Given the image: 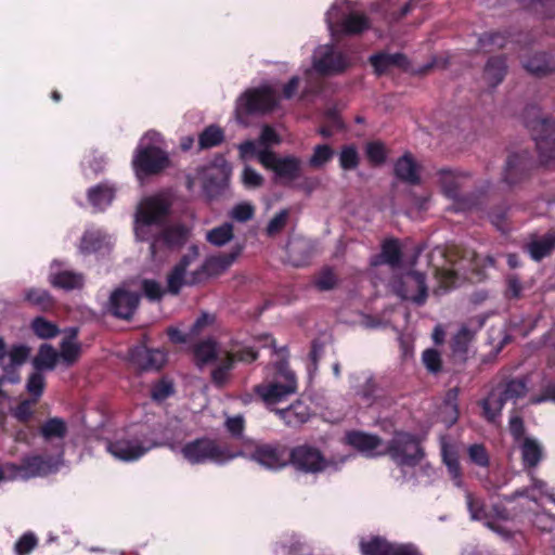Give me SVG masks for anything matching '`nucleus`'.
<instances>
[{"label":"nucleus","instance_id":"nucleus-29","mask_svg":"<svg viewBox=\"0 0 555 555\" xmlns=\"http://www.w3.org/2000/svg\"><path fill=\"white\" fill-rule=\"evenodd\" d=\"M30 348L24 344H14L7 348L3 338L0 337V366L4 372H17L29 358Z\"/></svg>","mask_w":555,"mask_h":555},{"label":"nucleus","instance_id":"nucleus-22","mask_svg":"<svg viewBox=\"0 0 555 555\" xmlns=\"http://www.w3.org/2000/svg\"><path fill=\"white\" fill-rule=\"evenodd\" d=\"M280 141L275 130L270 126H264L258 140H247L238 144L240 158L245 162L251 157H257L259 163H261V155L263 153L275 154L271 149L278 145Z\"/></svg>","mask_w":555,"mask_h":555},{"label":"nucleus","instance_id":"nucleus-62","mask_svg":"<svg viewBox=\"0 0 555 555\" xmlns=\"http://www.w3.org/2000/svg\"><path fill=\"white\" fill-rule=\"evenodd\" d=\"M224 427L232 438L241 439L243 438L245 420L241 414L227 416Z\"/></svg>","mask_w":555,"mask_h":555},{"label":"nucleus","instance_id":"nucleus-53","mask_svg":"<svg viewBox=\"0 0 555 555\" xmlns=\"http://www.w3.org/2000/svg\"><path fill=\"white\" fill-rule=\"evenodd\" d=\"M31 328L38 337L43 339L52 338L59 333L57 326L42 317L33 320Z\"/></svg>","mask_w":555,"mask_h":555},{"label":"nucleus","instance_id":"nucleus-15","mask_svg":"<svg viewBox=\"0 0 555 555\" xmlns=\"http://www.w3.org/2000/svg\"><path fill=\"white\" fill-rule=\"evenodd\" d=\"M197 258V248L192 247L191 251L183 256L181 260L173 267L172 271L167 276L168 292L178 294L185 285H195L199 283L205 276V271L196 267L191 269L192 263Z\"/></svg>","mask_w":555,"mask_h":555},{"label":"nucleus","instance_id":"nucleus-38","mask_svg":"<svg viewBox=\"0 0 555 555\" xmlns=\"http://www.w3.org/2000/svg\"><path fill=\"white\" fill-rule=\"evenodd\" d=\"M286 249L289 262L300 267L306 264L310 257L311 243L305 238H293L288 242Z\"/></svg>","mask_w":555,"mask_h":555},{"label":"nucleus","instance_id":"nucleus-25","mask_svg":"<svg viewBox=\"0 0 555 555\" xmlns=\"http://www.w3.org/2000/svg\"><path fill=\"white\" fill-rule=\"evenodd\" d=\"M140 295L137 292H130L125 287H118L112 292L107 311L119 319H130L138 308Z\"/></svg>","mask_w":555,"mask_h":555},{"label":"nucleus","instance_id":"nucleus-11","mask_svg":"<svg viewBox=\"0 0 555 555\" xmlns=\"http://www.w3.org/2000/svg\"><path fill=\"white\" fill-rule=\"evenodd\" d=\"M527 384L521 378H514L498 384L491 389L488 396L480 401L483 417L495 423L501 416L505 403H516L518 399L527 393Z\"/></svg>","mask_w":555,"mask_h":555},{"label":"nucleus","instance_id":"nucleus-40","mask_svg":"<svg viewBox=\"0 0 555 555\" xmlns=\"http://www.w3.org/2000/svg\"><path fill=\"white\" fill-rule=\"evenodd\" d=\"M395 172L397 178L410 184L420 182L418 166L409 154L403 155L397 160Z\"/></svg>","mask_w":555,"mask_h":555},{"label":"nucleus","instance_id":"nucleus-16","mask_svg":"<svg viewBox=\"0 0 555 555\" xmlns=\"http://www.w3.org/2000/svg\"><path fill=\"white\" fill-rule=\"evenodd\" d=\"M288 464L304 474H318L328 469L332 462L310 444L297 446L288 453Z\"/></svg>","mask_w":555,"mask_h":555},{"label":"nucleus","instance_id":"nucleus-48","mask_svg":"<svg viewBox=\"0 0 555 555\" xmlns=\"http://www.w3.org/2000/svg\"><path fill=\"white\" fill-rule=\"evenodd\" d=\"M362 384L357 389V395L365 405H371L376 398L377 387L372 375L363 373L359 376Z\"/></svg>","mask_w":555,"mask_h":555},{"label":"nucleus","instance_id":"nucleus-26","mask_svg":"<svg viewBox=\"0 0 555 555\" xmlns=\"http://www.w3.org/2000/svg\"><path fill=\"white\" fill-rule=\"evenodd\" d=\"M346 441L367 457L382 456L387 453V443L374 435L351 431L346 435Z\"/></svg>","mask_w":555,"mask_h":555},{"label":"nucleus","instance_id":"nucleus-37","mask_svg":"<svg viewBox=\"0 0 555 555\" xmlns=\"http://www.w3.org/2000/svg\"><path fill=\"white\" fill-rule=\"evenodd\" d=\"M65 337L61 343V351L59 358L67 365L73 364L79 358L80 345L77 343V328L70 327L65 332Z\"/></svg>","mask_w":555,"mask_h":555},{"label":"nucleus","instance_id":"nucleus-27","mask_svg":"<svg viewBox=\"0 0 555 555\" xmlns=\"http://www.w3.org/2000/svg\"><path fill=\"white\" fill-rule=\"evenodd\" d=\"M131 363L142 371L159 370L167 360V354L160 349H150L146 346H135L130 350Z\"/></svg>","mask_w":555,"mask_h":555},{"label":"nucleus","instance_id":"nucleus-43","mask_svg":"<svg viewBox=\"0 0 555 555\" xmlns=\"http://www.w3.org/2000/svg\"><path fill=\"white\" fill-rule=\"evenodd\" d=\"M524 67L531 74L542 76L555 69V63L545 53H537L524 62Z\"/></svg>","mask_w":555,"mask_h":555},{"label":"nucleus","instance_id":"nucleus-23","mask_svg":"<svg viewBox=\"0 0 555 555\" xmlns=\"http://www.w3.org/2000/svg\"><path fill=\"white\" fill-rule=\"evenodd\" d=\"M48 281L54 288L65 292L81 289L85 285L82 273L70 270L66 262L57 259L50 263Z\"/></svg>","mask_w":555,"mask_h":555},{"label":"nucleus","instance_id":"nucleus-31","mask_svg":"<svg viewBox=\"0 0 555 555\" xmlns=\"http://www.w3.org/2000/svg\"><path fill=\"white\" fill-rule=\"evenodd\" d=\"M119 185L113 181H103L88 190V201L98 211L109 207L116 197Z\"/></svg>","mask_w":555,"mask_h":555},{"label":"nucleus","instance_id":"nucleus-35","mask_svg":"<svg viewBox=\"0 0 555 555\" xmlns=\"http://www.w3.org/2000/svg\"><path fill=\"white\" fill-rule=\"evenodd\" d=\"M230 350L223 349L212 340L206 339L195 346L194 354L198 365L216 362Z\"/></svg>","mask_w":555,"mask_h":555},{"label":"nucleus","instance_id":"nucleus-18","mask_svg":"<svg viewBox=\"0 0 555 555\" xmlns=\"http://www.w3.org/2000/svg\"><path fill=\"white\" fill-rule=\"evenodd\" d=\"M257 359V351L250 346L233 347L217 362L216 367L211 372V378L216 386L222 387L230 377L235 360L241 362H253Z\"/></svg>","mask_w":555,"mask_h":555},{"label":"nucleus","instance_id":"nucleus-12","mask_svg":"<svg viewBox=\"0 0 555 555\" xmlns=\"http://www.w3.org/2000/svg\"><path fill=\"white\" fill-rule=\"evenodd\" d=\"M230 175L231 166L222 156H219L211 164L201 168L195 178H188V189L192 190L195 180H199L206 197L215 199L227 189Z\"/></svg>","mask_w":555,"mask_h":555},{"label":"nucleus","instance_id":"nucleus-34","mask_svg":"<svg viewBox=\"0 0 555 555\" xmlns=\"http://www.w3.org/2000/svg\"><path fill=\"white\" fill-rule=\"evenodd\" d=\"M273 411L285 425L291 427L302 425L311 416L310 408L302 400H296L285 409L275 408Z\"/></svg>","mask_w":555,"mask_h":555},{"label":"nucleus","instance_id":"nucleus-9","mask_svg":"<svg viewBox=\"0 0 555 555\" xmlns=\"http://www.w3.org/2000/svg\"><path fill=\"white\" fill-rule=\"evenodd\" d=\"M352 55L334 43L319 44L312 53L311 67L304 69L308 80L312 72L325 77L338 76L353 66Z\"/></svg>","mask_w":555,"mask_h":555},{"label":"nucleus","instance_id":"nucleus-20","mask_svg":"<svg viewBox=\"0 0 555 555\" xmlns=\"http://www.w3.org/2000/svg\"><path fill=\"white\" fill-rule=\"evenodd\" d=\"M362 555H421L412 544H398L379 535H370L360 540Z\"/></svg>","mask_w":555,"mask_h":555},{"label":"nucleus","instance_id":"nucleus-64","mask_svg":"<svg viewBox=\"0 0 555 555\" xmlns=\"http://www.w3.org/2000/svg\"><path fill=\"white\" fill-rule=\"evenodd\" d=\"M242 182L247 189H257L262 185L263 177L250 166H245L242 172Z\"/></svg>","mask_w":555,"mask_h":555},{"label":"nucleus","instance_id":"nucleus-5","mask_svg":"<svg viewBox=\"0 0 555 555\" xmlns=\"http://www.w3.org/2000/svg\"><path fill=\"white\" fill-rule=\"evenodd\" d=\"M296 391L297 378L283 359L267 366L263 382L255 386L256 395L270 410Z\"/></svg>","mask_w":555,"mask_h":555},{"label":"nucleus","instance_id":"nucleus-57","mask_svg":"<svg viewBox=\"0 0 555 555\" xmlns=\"http://www.w3.org/2000/svg\"><path fill=\"white\" fill-rule=\"evenodd\" d=\"M37 545V535L31 531H27L16 541L14 550L17 555H29Z\"/></svg>","mask_w":555,"mask_h":555},{"label":"nucleus","instance_id":"nucleus-21","mask_svg":"<svg viewBox=\"0 0 555 555\" xmlns=\"http://www.w3.org/2000/svg\"><path fill=\"white\" fill-rule=\"evenodd\" d=\"M392 288L400 298L417 305H423L427 298L425 276L421 272H406L399 281L393 282Z\"/></svg>","mask_w":555,"mask_h":555},{"label":"nucleus","instance_id":"nucleus-63","mask_svg":"<svg viewBox=\"0 0 555 555\" xmlns=\"http://www.w3.org/2000/svg\"><path fill=\"white\" fill-rule=\"evenodd\" d=\"M422 361L430 373H438L441 370V356L436 349H426L423 352Z\"/></svg>","mask_w":555,"mask_h":555},{"label":"nucleus","instance_id":"nucleus-19","mask_svg":"<svg viewBox=\"0 0 555 555\" xmlns=\"http://www.w3.org/2000/svg\"><path fill=\"white\" fill-rule=\"evenodd\" d=\"M258 463L261 467L278 470L288 464V452L283 446L275 443H256L253 452L245 456Z\"/></svg>","mask_w":555,"mask_h":555},{"label":"nucleus","instance_id":"nucleus-56","mask_svg":"<svg viewBox=\"0 0 555 555\" xmlns=\"http://www.w3.org/2000/svg\"><path fill=\"white\" fill-rule=\"evenodd\" d=\"M506 41V37L500 33L485 34L478 39L479 49L483 51L501 49L505 47Z\"/></svg>","mask_w":555,"mask_h":555},{"label":"nucleus","instance_id":"nucleus-10","mask_svg":"<svg viewBox=\"0 0 555 555\" xmlns=\"http://www.w3.org/2000/svg\"><path fill=\"white\" fill-rule=\"evenodd\" d=\"M280 96L270 83H261L244 91L235 103V118L246 126L245 117L250 114H267L278 107Z\"/></svg>","mask_w":555,"mask_h":555},{"label":"nucleus","instance_id":"nucleus-17","mask_svg":"<svg viewBox=\"0 0 555 555\" xmlns=\"http://www.w3.org/2000/svg\"><path fill=\"white\" fill-rule=\"evenodd\" d=\"M260 164L274 173L276 182L289 183L300 176L301 160L293 155L278 156L263 153Z\"/></svg>","mask_w":555,"mask_h":555},{"label":"nucleus","instance_id":"nucleus-54","mask_svg":"<svg viewBox=\"0 0 555 555\" xmlns=\"http://www.w3.org/2000/svg\"><path fill=\"white\" fill-rule=\"evenodd\" d=\"M334 156V151L327 144L317 145L309 158V165L313 168H321Z\"/></svg>","mask_w":555,"mask_h":555},{"label":"nucleus","instance_id":"nucleus-6","mask_svg":"<svg viewBox=\"0 0 555 555\" xmlns=\"http://www.w3.org/2000/svg\"><path fill=\"white\" fill-rule=\"evenodd\" d=\"M386 454L397 464L404 481H410L413 478L414 473L410 475V470L414 472L417 467L420 473L428 478L434 474V468L430 465L422 464L424 451L414 435L403 431L396 433L387 442Z\"/></svg>","mask_w":555,"mask_h":555},{"label":"nucleus","instance_id":"nucleus-45","mask_svg":"<svg viewBox=\"0 0 555 555\" xmlns=\"http://www.w3.org/2000/svg\"><path fill=\"white\" fill-rule=\"evenodd\" d=\"M107 164L106 157L96 151L87 153L81 160V169L86 177L102 172Z\"/></svg>","mask_w":555,"mask_h":555},{"label":"nucleus","instance_id":"nucleus-58","mask_svg":"<svg viewBox=\"0 0 555 555\" xmlns=\"http://www.w3.org/2000/svg\"><path fill=\"white\" fill-rule=\"evenodd\" d=\"M359 164V154L353 145H346L339 153V165L344 170H352Z\"/></svg>","mask_w":555,"mask_h":555},{"label":"nucleus","instance_id":"nucleus-44","mask_svg":"<svg viewBox=\"0 0 555 555\" xmlns=\"http://www.w3.org/2000/svg\"><path fill=\"white\" fill-rule=\"evenodd\" d=\"M59 353L50 345H42L38 354L33 359L31 364L37 371L53 370L57 363Z\"/></svg>","mask_w":555,"mask_h":555},{"label":"nucleus","instance_id":"nucleus-50","mask_svg":"<svg viewBox=\"0 0 555 555\" xmlns=\"http://www.w3.org/2000/svg\"><path fill=\"white\" fill-rule=\"evenodd\" d=\"M24 298L26 301L40 309L46 310L53 306V297L43 288H29L25 291Z\"/></svg>","mask_w":555,"mask_h":555},{"label":"nucleus","instance_id":"nucleus-41","mask_svg":"<svg viewBox=\"0 0 555 555\" xmlns=\"http://www.w3.org/2000/svg\"><path fill=\"white\" fill-rule=\"evenodd\" d=\"M400 261L401 250L398 241L387 240L384 242L382 246L380 255L372 260V264L377 266L379 263H387L390 267L395 268L399 266Z\"/></svg>","mask_w":555,"mask_h":555},{"label":"nucleus","instance_id":"nucleus-7","mask_svg":"<svg viewBox=\"0 0 555 555\" xmlns=\"http://www.w3.org/2000/svg\"><path fill=\"white\" fill-rule=\"evenodd\" d=\"M324 18L332 37L359 35L371 26L367 16L353 0H335L325 12Z\"/></svg>","mask_w":555,"mask_h":555},{"label":"nucleus","instance_id":"nucleus-33","mask_svg":"<svg viewBox=\"0 0 555 555\" xmlns=\"http://www.w3.org/2000/svg\"><path fill=\"white\" fill-rule=\"evenodd\" d=\"M468 175L453 171L449 169H441L438 172V182L442 193L450 199L457 201L461 196V189L464 186Z\"/></svg>","mask_w":555,"mask_h":555},{"label":"nucleus","instance_id":"nucleus-47","mask_svg":"<svg viewBox=\"0 0 555 555\" xmlns=\"http://www.w3.org/2000/svg\"><path fill=\"white\" fill-rule=\"evenodd\" d=\"M233 238V225L225 222L207 232L206 240L214 246H223Z\"/></svg>","mask_w":555,"mask_h":555},{"label":"nucleus","instance_id":"nucleus-3","mask_svg":"<svg viewBox=\"0 0 555 555\" xmlns=\"http://www.w3.org/2000/svg\"><path fill=\"white\" fill-rule=\"evenodd\" d=\"M105 450L115 460L134 462L159 447L154 434L144 425H132L104 440Z\"/></svg>","mask_w":555,"mask_h":555},{"label":"nucleus","instance_id":"nucleus-30","mask_svg":"<svg viewBox=\"0 0 555 555\" xmlns=\"http://www.w3.org/2000/svg\"><path fill=\"white\" fill-rule=\"evenodd\" d=\"M440 451L442 462L447 467L448 475L453 485L459 489H464L463 473L459 461L456 448L449 442L447 437L440 438Z\"/></svg>","mask_w":555,"mask_h":555},{"label":"nucleus","instance_id":"nucleus-51","mask_svg":"<svg viewBox=\"0 0 555 555\" xmlns=\"http://www.w3.org/2000/svg\"><path fill=\"white\" fill-rule=\"evenodd\" d=\"M224 139L223 130L215 125L207 127L198 138L201 149H210L219 145Z\"/></svg>","mask_w":555,"mask_h":555},{"label":"nucleus","instance_id":"nucleus-8","mask_svg":"<svg viewBox=\"0 0 555 555\" xmlns=\"http://www.w3.org/2000/svg\"><path fill=\"white\" fill-rule=\"evenodd\" d=\"M168 165V156L162 149V137L156 131L146 132L140 140L132 158L138 179L156 173Z\"/></svg>","mask_w":555,"mask_h":555},{"label":"nucleus","instance_id":"nucleus-14","mask_svg":"<svg viewBox=\"0 0 555 555\" xmlns=\"http://www.w3.org/2000/svg\"><path fill=\"white\" fill-rule=\"evenodd\" d=\"M532 133L541 163L555 164V122L546 117L526 121Z\"/></svg>","mask_w":555,"mask_h":555},{"label":"nucleus","instance_id":"nucleus-55","mask_svg":"<svg viewBox=\"0 0 555 555\" xmlns=\"http://www.w3.org/2000/svg\"><path fill=\"white\" fill-rule=\"evenodd\" d=\"M476 330L469 328L467 325H462L459 332L454 335L452 341V348L455 352H464L467 349V345L474 338Z\"/></svg>","mask_w":555,"mask_h":555},{"label":"nucleus","instance_id":"nucleus-4","mask_svg":"<svg viewBox=\"0 0 555 555\" xmlns=\"http://www.w3.org/2000/svg\"><path fill=\"white\" fill-rule=\"evenodd\" d=\"M170 449L180 454L191 465H225L231 461L245 456L243 450L232 451L217 439L203 436L191 439L182 444L171 443Z\"/></svg>","mask_w":555,"mask_h":555},{"label":"nucleus","instance_id":"nucleus-36","mask_svg":"<svg viewBox=\"0 0 555 555\" xmlns=\"http://www.w3.org/2000/svg\"><path fill=\"white\" fill-rule=\"evenodd\" d=\"M370 62L378 75L387 73L392 67H405L406 65V59L401 53H377L370 57Z\"/></svg>","mask_w":555,"mask_h":555},{"label":"nucleus","instance_id":"nucleus-1","mask_svg":"<svg viewBox=\"0 0 555 555\" xmlns=\"http://www.w3.org/2000/svg\"><path fill=\"white\" fill-rule=\"evenodd\" d=\"M465 500L470 519L482 522L504 540L514 537V532L503 524L511 518V512L514 517H526L541 532H550L555 528V493L545 481L532 475L529 486L504 499L509 509L500 505L489 509L467 490Z\"/></svg>","mask_w":555,"mask_h":555},{"label":"nucleus","instance_id":"nucleus-59","mask_svg":"<svg viewBox=\"0 0 555 555\" xmlns=\"http://www.w3.org/2000/svg\"><path fill=\"white\" fill-rule=\"evenodd\" d=\"M255 215V207L248 202H242L233 206L229 211V217L237 222H246Z\"/></svg>","mask_w":555,"mask_h":555},{"label":"nucleus","instance_id":"nucleus-46","mask_svg":"<svg viewBox=\"0 0 555 555\" xmlns=\"http://www.w3.org/2000/svg\"><path fill=\"white\" fill-rule=\"evenodd\" d=\"M555 247V236L553 234H546L545 236L531 242L527 249L534 260H541Z\"/></svg>","mask_w":555,"mask_h":555},{"label":"nucleus","instance_id":"nucleus-42","mask_svg":"<svg viewBox=\"0 0 555 555\" xmlns=\"http://www.w3.org/2000/svg\"><path fill=\"white\" fill-rule=\"evenodd\" d=\"M506 74V63L503 57H491L486 64L483 78L486 82L494 88L500 85Z\"/></svg>","mask_w":555,"mask_h":555},{"label":"nucleus","instance_id":"nucleus-32","mask_svg":"<svg viewBox=\"0 0 555 555\" xmlns=\"http://www.w3.org/2000/svg\"><path fill=\"white\" fill-rule=\"evenodd\" d=\"M112 244V237L102 229L90 227L83 232L78 250L80 254L89 255L107 249Z\"/></svg>","mask_w":555,"mask_h":555},{"label":"nucleus","instance_id":"nucleus-49","mask_svg":"<svg viewBox=\"0 0 555 555\" xmlns=\"http://www.w3.org/2000/svg\"><path fill=\"white\" fill-rule=\"evenodd\" d=\"M436 278L439 283L438 292H447L460 284V275L456 268H440L436 270Z\"/></svg>","mask_w":555,"mask_h":555},{"label":"nucleus","instance_id":"nucleus-28","mask_svg":"<svg viewBox=\"0 0 555 555\" xmlns=\"http://www.w3.org/2000/svg\"><path fill=\"white\" fill-rule=\"evenodd\" d=\"M532 167V159L526 150L513 152L508 155L503 170V181L514 185L520 181Z\"/></svg>","mask_w":555,"mask_h":555},{"label":"nucleus","instance_id":"nucleus-2","mask_svg":"<svg viewBox=\"0 0 555 555\" xmlns=\"http://www.w3.org/2000/svg\"><path fill=\"white\" fill-rule=\"evenodd\" d=\"M172 205V194L168 191H160L143 196L135 206L134 236L138 241L150 243V251L153 257L159 246H176L186 240L188 229L185 227L168 224Z\"/></svg>","mask_w":555,"mask_h":555},{"label":"nucleus","instance_id":"nucleus-61","mask_svg":"<svg viewBox=\"0 0 555 555\" xmlns=\"http://www.w3.org/2000/svg\"><path fill=\"white\" fill-rule=\"evenodd\" d=\"M469 461L480 467L489 465V454L482 444L474 443L467 449Z\"/></svg>","mask_w":555,"mask_h":555},{"label":"nucleus","instance_id":"nucleus-13","mask_svg":"<svg viewBox=\"0 0 555 555\" xmlns=\"http://www.w3.org/2000/svg\"><path fill=\"white\" fill-rule=\"evenodd\" d=\"M63 459L60 454H31L23 457L21 464L11 463L14 480H28L51 474L60 467Z\"/></svg>","mask_w":555,"mask_h":555},{"label":"nucleus","instance_id":"nucleus-24","mask_svg":"<svg viewBox=\"0 0 555 555\" xmlns=\"http://www.w3.org/2000/svg\"><path fill=\"white\" fill-rule=\"evenodd\" d=\"M68 427L66 422L61 417H51L43 422L39 429L38 435L53 450L54 454H60L63 459L64 439L67 435Z\"/></svg>","mask_w":555,"mask_h":555},{"label":"nucleus","instance_id":"nucleus-39","mask_svg":"<svg viewBox=\"0 0 555 555\" xmlns=\"http://www.w3.org/2000/svg\"><path fill=\"white\" fill-rule=\"evenodd\" d=\"M517 444L521 451L524 465L527 467L537 466L543 453L541 443L532 437H526Z\"/></svg>","mask_w":555,"mask_h":555},{"label":"nucleus","instance_id":"nucleus-52","mask_svg":"<svg viewBox=\"0 0 555 555\" xmlns=\"http://www.w3.org/2000/svg\"><path fill=\"white\" fill-rule=\"evenodd\" d=\"M25 387L29 398L34 399L35 401H39L46 387V377L43 373L35 370L28 376Z\"/></svg>","mask_w":555,"mask_h":555},{"label":"nucleus","instance_id":"nucleus-60","mask_svg":"<svg viewBox=\"0 0 555 555\" xmlns=\"http://www.w3.org/2000/svg\"><path fill=\"white\" fill-rule=\"evenodd\" d=\"M38 401L31 398L22 400L13 410L12 415L22 423L28 422L34 415V406Z\"/></svg>","mask_w":555,"mask_h":555}]
</instances>
